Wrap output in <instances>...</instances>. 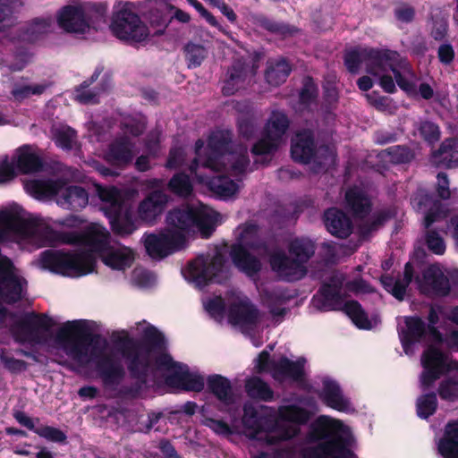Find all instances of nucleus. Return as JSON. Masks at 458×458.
Wrapping results in <instances>:
<instances>
[{
	"label": "nucleus",
	"instance_id": "nucleus-27",
	"mask_svg": "<svg viewBox=\"0 0 458 458\" xmlns=\"http://www.w3.org/2000/svg\"><path fill=\"white\" fill-rule=\"evenodd\" d=\"M133 157L132 143L129 137L123 136L114 140L108 148L106 159L113 165L125 166Z\"/></svg>",
	"mask_w": 458,
	"mask_h": 458
},
{
	"label": "nucleus",
	"instance_id": "nucleus-6",
	"mask_svg": "<svg viewBox=\"0 0 458 458\" xmlns=\"http://www.w3.org/2000/svg\"><path fill=\"white\" fill-rule=\"evenodd\" d=\"M167 26V18L157 14L151 20V29L148 28L133 12L130 3H119L115 6L110 29L120 40L136 44L145 42L152 35L162 34Z\"/></svg>",
	"mask_w": 458,
	"mask_h": 458
},
{
	"label": "nucleus",
	"instance_id": "nucleus-15",
	"mask_svg": "<svg viewBox=\"0 0 458 458\" xmlns=\"http://www.w3.org/2000/svg\"><path fill=\"white\" fill-rule=\"evenodd\" d=\"M271 269L285 282H296L304 278L308 273L306 266L301 265L283 250H276L269 256Z\"/></svg>",
	"mask_w": 458,
	"mask_h": 458
},
{
	"label": "nucleus",
	"instance_id": "nucleus-57",
	"mask_svg": "<svg viewBox=\"0 0 458 458\" xmlns=\"http://www.w3.org/2000/svg\"><path fill=\"white\" fill-rule=\"evenodd\" d=\"M318 86L312 77L307 76L303 79V86L299 94L300 103L302 105L311 104L318 97Z\"/></svg>",
	"mask_w": 458,
	"mask_h": 458
},
{
	"label": "nucleus",
	"instance_id": "nucleus-18",
	"mask_svg": "<svg viewBox=\"0 0 458 458\" xmlns=\"http://www.w3.org/2000/svg\"><path fill=\"white\" fill-rule=\"evenodd\" d=\"M305 363L306 359L303 357L292 360L283 355L272 363V377L279 382L290 379L301 383L305 379Z\"/></svg>",
	"mask_w": 458,
	"mask_h": 458
},
{
	"label": "nucleus",
	"instance_id": "nucleus-55",
	"mask_svg": "<svg viewBox=\"0 0 458 458\" xmlns=\"http://www.w3.org/2000/svg\"><path fill=\"white\" fill-rule=\"evenodd\" d=\"M258 22L259 25L267 30L268 31L275 33L276 35L282 37H287L297 32V29L294 27H290L289 25L276 23L268 20L266 17L258 18Z\"/></svg>",
	"mask_w": 458,
	"mask_h": 458
},
{
	"label": "nucleus",
	"instance_id": "nucleus-28",
	"mask_svg": "<svg viewBox=\"0 0 458 458\" xmlns=\"http://www.w3.org/2000/svg\"><path fill=\"white\" fill-rule=\"evenodd\" d=\"M231 261L248 276L261 270L260 260L241 245L231 244Z\"/></svg>",
	"mask_w": 458,
	"mask_h": 458
},
{
	"label": "nucleus",
	"instance_id": "nucleus-4",
	"mask_svg": "<svg viewBox=\"0 0 458 458\" xmlns=\"http://www.w3.org/2000/svg\"><path fill=\"white\" fill-rule=\"evenodd\" d=\"M311 417L310 411L296 404L280 406L277 418L261 413L253 405L245 404L242 423L250 430L251 438L276 445L297 437L301 432L300 426L307 424Z\"/></svg>",
	"mask_w": 458,
	"mask_h": 458
},
{
	"label": "nucleus",
	"instance_id": "nucleus-62",
	"mask_svg": "<svg viewBox=\"0 0 458 458\" xmlns=\"http://www.w3.org/2000/svg\"><path fill=\"white\" fill-rule=\"evenodd\" d=\"M0 361L4 368L13 374L20 373L27 369V362L25 360L16 359L4 352L1 353Z\"/></svg>",
	"mask_w": 458,
	"mask_h": 458
},
{
	"label": "nucleus",
	"instance_id": "nucleus-29",
	"mask_svg": "<svg viewBox=\"0 0 458 458\" xmlns=\"http://www.w3.org/2000/svg\"><path fill=\"white\" fill-rule=\"evenodd\" d=\"M346 207L355 218H365L372 209V202L367 193L358 188L349 189L345 192Z\"/></svg>",
	"mask_w": 458,
	"mask_h": 458
},
{
	"label": "nucleus",
	"instance_id": "nucleus-21",
	"mask_svg": "<svg viewBox=\"0 0 458 458\" xmlns=\"http://www.w3.org/2000/svg\"><path fill=\"white\" fill-rule=\"evenodd\" d=\"M405 328L399 332L400 341L405 353L412 348L415 344L421 343L427 336V324L420 317H405Z\"/></svg>",
	"mask_w": 458,
	"mask_h": 458
},
{
	"label": "nucleus",
	"instance_id": "nucleus-48",
	"mask_svg": "<svg viewBox=\"0 0 458 458\" xmlns=\"http://www.w3.org/2000/svg\"><path fill=\"white\" fill-rule=\"evenodd\" d=\"M394 53L388 49H373L361 47H350L346 49V57H392Z\"/></svg>",
	"mask_w": 458,
	"mask_h": 458
},
{
	"label": "nucleus",
	"instance_id": "nucleus-34",
	"mask_svg": "<svg viewBox=\"0 0 458 458\" xmlns=\"http://www.w3.org/2000/svg\"><path fill=\"white\" fill-rule=\"evenodd\" d=\"M259 320V310L250 302H231V325L254 326Z\"/></svg>",
	"mask_w": 458,
	"mask_h": 458
},
{
	"label": "nucleus",
	"instance_id": "nucleus-49",
	"mask_svg": "<svg viewBox=\"0 0 458 458\" xmlns=\"http://www.w3.org/2000/svg\"><path fill=\"white\" fill-rule=\"evenodd\" d=\"M248 68L242 64V59H237L231 69V95L237 92L244 84L248 76Z\"/></svg>",
	"mask_w": 458,
	"mask_h": 458
},
{
	"label": "nucleus",
	"instance_id": "nucleus-53",
	"mask_svg": "<svg viewBox=\"0 0 458 458\" xmlns=\"http://www.w3.org/2000/svg\"><path fill=\"white\" fill-rule=\"evenodd\" d=\"M249 165L250 158L247 148H245L240 155L234 157L233 141L231 140V177L244 174Z\"/></svg>",
	"mask_w": 458,
	"mask_h": 458
},
{
	"label": "nucleus",
	"instance_id": "nucleus-61",
	"mask_svg": "<svg viewBox=\"0 0 458 458\" xmlns=\"http://www.w3.org/2000/svg\"><path fill=\"white\" fill-rule=\"evenodd\" d=\"M424 220H423V225L424 227L428 230L431 229V225L440 219L445 217L446 212L445 210V207L442 202H437L435 204V207L424 211Z\"/></svg>",
	"mask_w": 458,
	"mask_h": 458
},
{
	"label": "nucleus",
	"instance_id": "nucleus-16",
	"mask_svg": "<svg viewBox=\"0 0 458 458\" xmlns=\"http://www.w3.org/2000/svg\"><path fill=\"white\" fill-rule=\"evenodd\" d=\"M415 281L420 292L425 295L445 297L451 292L449 279L437 265L428 266L422 272V277L416 276Z\"/></svg>",
	"mask_w": 458,
	"mask_h": 458
},
{
	"label": "nucleus",
	"instance_id": "nucleus-60",
	"mask_svg": "<svg viewBox=\"0 0 458 458\" xmlns=\"http://www.w3.org/2000/svg\"><path fill=\"white\" fill-rule=\"evenodd\" d=\"M438 394L445 401H455L458 399V381L446 379L442 381L438 386Z\"/></svg>",
	"mask_w": 458,
	"mask_h": 458
},
{
	"label": "nucleus",
	"instance_id": "nucleus-39",
	"mask_svg": "<svg viewBox=\"0 0 458 458\" xmlns=\"http://www.w3.org/2000/svg\"><path fill=\"white\" fill-rule=\"evenodd\" d=\"M421 364L424 369H434L441 373L448 370L445 354L434 346H429L423 352Z\"/></svg>",
	"mask_w": 458,
	"mask_h": 458
},
{
	"label": "nucleus",
	"instance_id": "nucleus-63",
	"mask_svg": "<svg viewBox=\"0 0 458 458\" xmlns=\"http://www.w3.org/2000/svg\"><path fill=\"white\" fill-rule=\"evenodd\" d=\"M347 291L358 293H376L375 287H373L369 282L362 277L354 278L347 281L344 284Z\"/></svg>",
	"mask_w": 458,
	"mask_h": 458
},
{
	"label": "nucleus",
	"instance_id": "nucleus-37",
	"mask_svg": "<svg viewBox=\"0 0 458 458\" xmlns=\"http://www.w3.org/2000/svg\"><path fill=\"white\" fill-rule=\"evenodd\" d=\"M102 71L103 67H97L89 79L85 80L75 88V100L84 105L98 103V98L99 92L89 89V87L98 79Z\"/></svg>",
	"mask_w": 458,
	"mask_h": 458
},
{
	"label": "nucleus",
	"instance_id": "nucleus-1",
	"mask_svg": "<svg viewBox=\"0 0 458 458\" xmlns=\"http://www.w3.org/2000/svg\"><path fill=\"white\" fill-rule=\"evenodd\" d=\"M115 344L126 361L129 376L134 380L130 386H123L120 394L129 398H137L147 386L150 374L166 371L170 374L165 383L185 391L201 392L205 386L201 376L183 371V365L174 361L166 352V340L163 333L149 325L142 334V340L137 341L126 335L119 337Z\"/></svg>",
	"mask_w": 458,
	"mask_h": 458
},
{
	"label": "nucleus",
	"instance_id": "nucleus-35",
	"mask_svg": "<svg viewBox=\"0 0 458 458\" xmlns=\"http://www.w3.org/2000/svg\"><path fill=\"white\" fill-rule=\"evenodd\" d=\"M292 67L287 59H268L265 78L271 86H279L290 75Z\"/></svg>",
	"mask_w": 458,
	"mask_h": 458
},
{
	"label": "nucleus",
	"instance_id": "nucleus-24",
	"mask_svg": "<svg viewBox=\"0 0 458 458\" xmlns=\"http://www.w3.org/2000/svg\"><path fill=\"white\" fill-rule=\"evenodd\" d=\"M414 278V267L411 262L404 266L403 278L394 279L389 274H384L380 276V283L383 288L391 293L396 300L403 301L406 290Z\"/></svg>",
	"mask_w": 458,
	"mask_h": 458
},
{
	"label": "nucleus",
	"instance_id": "nucleus-26",
	"mask_svg": "<svg viewBox=\"0 0 458 458\" xmlns=\"http://www.w3.org/2000/svg\"><path fill=\"white\" fill-rule=\"evenodd\" d=\"M56 202L63 208L76 212L88 205L89 194L83 187L67 185L65 182V186H64V190L56 199Z\"/></svg>",
	"mask_w": 458,
	"mask_h": 458
},
{
	"label": "nucleus",
	"instance_id": "nucleus-36",
	"mask_svg": "<svg viewBox=\"0 0 458 458\" xmlns=\"http://www.w3.org/2000/svg\"><path fill=\"white\" fill-rule=\"evenodd\" d=\"M133 260V253L129 249L110 250L102 257L105 265L116 270H124L130 267Z\"/></svg>",
	"mask_w": 458,
	"mask_h": 458
},
{
	"label": "nucleus",
	"instance_id": "nucleus-58",
	"mask_svg": "<svg viewBox=\"0 0 458 458\" xmlns=\"http://www.w3.org/2000/svg\"><path fill=\"white\" fill-rule=\"evenodd\" d=\"M35 433L39 437L54 443L64 444L67 440V436L63 430L51 426H43L38 428L35 429Z\"/></svg>",
	"mask_w": 458,
	"mask_h": 458
},
{
	"label": "nucleus",
	"instance_id": "nucleus-3",
	"mask_svg": "<svg viewBox=\"0 0 458 458\" xmlns=\"http://www.w3.org/2000/svg\"><path fill=\"white\" fill-rule=\"evenodd\" d=\"M55 341L65 352L78 362H83L91 346L90 360L94 362L95 371L106 387H114L121 384L126 371L121 360L112 352H105L106 339L99 334H92L86 320L65 322L55 334Z\"/></svg>",
	"mask_w": 458,
	"mask_h": 458
},
{
	"label": "nucleus",
	"instance_id": "nucleus-44",
	"mask_svg": "<svg viewBox=\"0 0 458 458\" xmlns=\"http://www.w3.org/2000/svg\"><path fill=\"white\" fill-rule=\"evenodd\" d=\"M168 188L173 193L181 197H188L193 191L190 176L183 172L173 175L168 182Z\"/></svg>",
	"mask_w": 458,
	"mask_h": 458
},
{
	"label": "nucleus",
	"instance_id": "nucleus-45",
	"mask_svg": "<svg viewBox=\"0 0 458 458\" xmlns=\"http://www.w3.org/2000/svg\"><path fill=\"white\" fill-rule=\"evenodd\" d=\"M417 415L420 419H428L433 415L437 409V394L433 392L420 395L416 403Z\"/></svg>",
	"mask_w": 458,
	"mask_h": 458
},
{
	"label": "nucleus",
	"instance_id": "nucleus-23",
	"mask_svg": "<svg viewBox=\"0 0 458 458\" xmlns=\"http://www.w3.org/2000/svg\"><path fill=\"white\" fill-rule=\"evenodd\" d=\"M167 203V196L161 191L150 192L139 205V217L148 224H154L163 213Z\"/></svg>",
	"mask_w": 458,
	"mask_h": 458
},
{
	"label": "nucleus",
	"instance_id": "nucleus-30",
	"mask_svg": "<svg viewBox=\"0 0 458 458\" xmlns=\"http://www.w3.org/2000/svg\"><path fill=\"white\" fill-rule=\"evenodd\" d=\"M65 186L63 179L33 180L27 184L28 190L38 199L59 197Z\"/></svg>",
	"mask_w": 458,
	"mask_h": 458
},
{
	"label": "nucleus",
	"instance_id": "nucleus-41",
	"mask_svg": "<svg viewBox=\"0 0 458 458\" xmlns=\"http://www.w3.org/2000/svg\"><path fill=\"white\" fill-rule=\"evenodd\" d=\"M210 405L209 402H206L199 410L201 424L209 428L216 435L229 438V424L223 420L210 417Z\"/></svg>",
	"mask_w": 458,
	"mask_h": 458
},
{
	"label": "nucleus",
	"instance_id": "nucleus-13",
	"mask_svg": "<svg viewBox=\"0 0 458 458\" xmlns=\"http://www.w3.org/2000/svg\"><path fill=\"white\" fill-rule=\"evenodd\" d=\"M291 157L298 163L308 165L314 162L325 164L332 157L327 145L317 147L314 131L310 129L298 131L292 139Z\"/></svg>",
	"mask_w": 458,
	"mask_h": 458
},
{
	"label": "nucleus",
	"instance_id": "nucleus-40",
	"mask_svg": "<svg viewBox=\"0 0 458 458\" xmlns=\"http://www.w3.org/2000/svg\"><path fill=\"white\" fill-rule=\"evenodd\" d=\"M290 125L287 115L279 111L273 112L264 131L275 138L276 140L281 142L283 136L286 133Z\"/></svg>",
	"mask_w": 458,
	"mask_h": 458
},
{
	"label": "nucleus",
	"instance_id": "nucleus-52",
	"mask_svg": "<svg viewBox=\"0 0 458 458\" xmlns=\"http://www.w3.org/2000/svg\"><path fill=\"white\" fill-rule=\"evenodd\" d=\"M425 242L428 250L436 255H443L445 251V240L435 229L426 231Z\"/></svg>",
	"mask_w": 458,
	"mask_h": 458
},
{
	"label": "nucleus",
	"instance_id": "nucleus-46",
	"mask_svg": "<svg viewBox=\"0 0 458 458\" xmlns=\"http://www.w3.org/2000/svg\"><path fill=\"white\" fill-rule=\"evenodd\" d=\"M391 217V212L386 209L375 213L370 220L360 225V233L363 237L370 235L373 232L377 231L381 226H383Z\"/></svg>",
	"mask_w": 458,
	"mask_h": 458
},
{
	"label": "nucleus",
	"instance_id": "nucleus-32",
	"mask_svg": "<svg viewBox=\"0 0 458 458\" xmlns=\"http://www.w3.org/2000/svg\"><path fill=\"white\" fill-rule=\"evenodd\" d=\"M208 391L205 394L208 395V401L209 399L216 398L219 401L227 410L229 406V379L217 374L211 375L207 380Z\"/></svg>",
	"mask_w": 458,
	"mask_h": 458
},
{
	"label": "nucleus",
	"instance_id": "nucleus-64",
	"mask_svg": "<svg viewBox=\"0 0 458 458\" xmlns=\"http://www.w3.org/2000/svg\"><path fill=\"white\" fill-rule=\"evenodd\" d=\"M287 298L282 293L271 292L267 294L269 312L275 317H283L286 313L284 308H279L277 304H283Z\"/></svg>",
	"mask_w": 458,
	"mask_h": 458
},
{
	"label": "nucleus",
	"instance_id": "nucleus-22",
	"mask_svg": "<svg viewBox=\"0 0 458 458\" xmlns=\"http://www.w3.org/2000/svg\"><path fill=\"white\" fill-rule=\"evenodd\" d=\"M13 163L21 174H30L43 170L44 161L31 145H22L16 149Z\"/></svg>",
	"mask_w": 458,
	"mask_h": 458
},
{
	"label": "nucleus",
	"instance_id": "nucleus-50",
	"mask_svg": "<svg viewBox=\"0 0 458 458\" xmlns=\"http://www.w3.org/2000/svg\"><path fill=\"white\" fill-rule=\"evenodd\" d=\"M238 131L245 140L251 139L256 131L254 116L249 111L242 112L237 118Z\"/></svg>",
	"mask_w": 458,
	"mask_h": 458
},
{
	"label": "nucleus",
	"instance_id": "nucleus-9",
	"mask_svg": "<svg viewBox=\"0 0 458 458\" xmlns=\"http://www.w3.org/2000/svg\"><path fill=\"white\" fill-rule=\"evenodd\" d=\"M229 259L227 243L216 247L213 254H200L191 260L187 267V278L195 285L203 289L210 284H224L229 276L226 263Z\"/></svg>",
	"mask_w": 458,
	"mask_h": 458
},
{
	"label": "nucleus",
	"instance_id": "nucleus-25",
	"mask_svg": "<svg viewBox=\"0 0 458 458\" xmlns=\"http://www.w3.org/2000/svg\"><path fill=\"white\" fill-rule=\"evenodd\" d=\"M319 397L327 406L338 411H347L350 408V401L344 397L340 385L335 380L323 379Z\"/></svg>",
	"mask_w": 458,
	"mask_h": 458
},
{
	"label": "nucleus",
	"instance_id": "nucleus-43",
	"mask_svg": "<svg viewBox=\"0 0 458 458\" xmlns=\"http://www.w3.org/2000/svg\"><path fill=\"white\" fill-rule=\"evenodd\" d=\"M437 202H441L432 192L426 189H418L411 198V204L418 212H424L433 207Z\"/></svg>",
	"mask_w": 458,
	"mask_h": 458
},
{
	"label": "nucleus",
	"instance_id": "nucleus-20",
	"mask_svg": "<svg viewBox=\"0 0 458 458\" xmlns=\"http://www.w3.org/2000/svg\"><path fill=\"white\" fill-rule=\"evenodd\" d=\"M323 221L328 233L336 238L346 239L352 233L353 225L351 218L337 208H329L325 210Z\"/></svg>",
	"mask_w": 458,
	"mask_h": 458
},
{
	"label": "nucleus",
	"instance_id": "nucleus-42",
	"mask_svg": "<svg viewBox=\"0 0 458 458\" xmlns=\"http://www.w3.org/2000/svg\"><path fill=\"white\" fill-rule=\"evenodd\" d=\"M382 155L387 157L394 165H405L415 158L414 150L408 145H394L382 150Z\"/></svg>",
	"mask_w": 458,
	"mask_h": 458
},
{
	"label": "nucleus",
	"instance_id": "nucleus-47",
	"mask_svg": "<svg viewBox=\"0 0 458 458\" xmlns=\"http://www.w3.org/2000/svg\"><path fill=\"white\" fill-rule=\"evenodd\" d=\"M279 145V141L264 131L262 138L252 146L251 153L255 156L273 154L277 150Z\"/></svg>",
	"mask_w": 458,
	"mask_h": 458
},
{
	"label": "nucleus",
	"instance_id": "nucleus-8",
	"mask_svg": "<svg viewBox=\"0 0 458 458\" xmlns=\"http://www.w3.org/2000/svg\"><path fill=\"white\" fill-rule=\"evenodd\" d=\"M342 281L335 277H332L330 282L323 283L312 297L313 306L319 311L342 310L358 328L370 329L371 322L358 301H347L340 307L344 297L342 294Z\"/></svg>",
	"mask_w": 458,
	"mask_h": 458
},
{
	"label": "nucleus",
	"instance_id": "nucleus-14",
	"mask_svg": "<svg viewBox=\"0 0 458 458\" xmlns=\"http://www.w3.org/2000/svg\"><path fill=\"white\" fill-rule=\"evenodd\" d=\"M55 326L54 319L47 314L26 313L15 325L24 341L42 344L44 338L40 331L48 332Z\"/></svg>",
	"mask_w": 458,
	"mask_h": 458
},
{
	"label": "nucleus",
	"instance_id": "nucleus-10",
	"mask_svg": "<svg viewBox=\"0 0 458 458\" xmlns=\"http://www.w3.org/2000/svg\"><path fill=\"white\" fill-rule=\"evenodd\" d=\"M44 270L64 276L80 277L94 271L96 257L89 251L64 252L57 250H46L38 259Z\"/></svg>",
	"mask_w": 458,
	"mask_h": 458
},
{
	"label": "nucleus",
	"instance_id": "nucleus-33",
	"mask_svg": "<svg viewBox=\"0 0 458 458\" xmlns=\"http://www.w3.org/2000/svg\"><path fill=\"white\" fill-rule=\"evenodd\" d=\"M316 243L309 237H295L288 244V252L301 265L306 266L316 252Z\"/></svg>",
	"mask_w": 458,
	"mask_h": 458
},
{
	"label": "nucleus",
	"instance_id": "nucleus-59",
	"mask_svg": "<svg viewBox=\"0 0 458 458\" xmlns=\"http://www.w3.org/2000/svg\"><path fill=\"white\" fill-rule=\"evenodd\" d=\"M401 70L409 72L410 67L406 63L401 62L397 64L396 61H394V69L393 70L394 81L401 89L406 92L411 91L413 89V83L403 74Z\"/></svg>",
	"mask_w": 458,
	"mask_h": 458
},
{
	"label": "nucleus",
	"instance_id": "nucleus-5",
	"mask_svg": "<svg viewBox=\"0 0 458 458\" xmlns=\"http://www.w3.org/2000/svg\"><path fill=\"white\" fill-rule=\"evenodd\" d=\"M341 422L327 415L313 420L307 434V441L315 445L301 451V458H352L357 456L340 432Z\"/></svg>",
	"mask_w": 458,
	"mask_h": 458
},
{
	"label": "nucleus",
	"instance_id": "nucleus-7",
	"mask_svg": "<svg viewBox=\"0 0 458 458\" xmlns=\"http://www.w3.org/2000/svg\"><path fill=\"white\" fill-rule=\"evenodd\" d=\"M229 151V129L216 130L210 133L207 147L202 139H198L194 145L195 157L189 165V170L199 182L209 184V176L198 173L199 167L212 172H220L225 168L222 162L224 155Z\"/></svg>",
	"mask_w": 458,
	"mask_h": 458
},
{
	"label": "nucleus",
	"instance_id": "nucleus-31",
	"mask_svg": "<svg viewBox=\"0 0 458 458\" xmlns=\"http://www.w3.org/2000/svg\"><path fill=\"white\" fill-rule=\"evenodd\" d=\"M444 458H458V421L448 422L437 445Z\"/></svg>",
	"mask_w": 458,
	"mask_h": 458
},
{
	"label": "nucleus",
	"instance_id": "nucleus-2",
	"mask_svg": "<svg viewBox=\"0 0 458 458\" xmlns=\"http://www.w3.org/2000/svg\"><path fill=\"white\" fill-rule=\"evenodd\" d=\"M220 214L200 201L182 204L167 213L170 227L165 233L146 235L144 246L153 259H164L182 250L186 234L198 232L202 239L210 238L216 231Z\"/></svg>",
	"mask_w": 458,
	"mask_h": 458
},
{
	"label": "nucleus",
	"instance_id": "nucleus-54",
	"mask_svg": "<svg viewBox=\"0 0 458 458\" xmlns=\"http://www.w3.org/2000/svg\"><path fill=\"white\" fill-rule=\"evenodd\" d=\"M205 310L216 321L221 323L225 318L226 307L225 300L221 296L209 299L205 304Z\"/></svg>",
	"mask_w": 458,
	"mask_h": 458
},
{
	"label": "nucleus",
	"instance_id": "nucleus-51",
	"mask_svg": "<svg viewBox=\"0 0 458 458\" xmlns=\"http://www.w3.org/2000/svg\"><path fill=\"white\" fill-rule=\"evenodd\" d=\"M76 137V131L69 126L56 130L54 134L55 145L64 150L72 149Z\"/></svg>",
	"mask_w": 458,
	"mask_h": 458
},
{
	"label": "nucleus",
	"instance_id": "nucleus-11",
	"mask_svg": "<svg viewBox=\"0 0 458 458\" xmlns=\"http://www.w3.org/2000/svg\"><path fill=\"white\" fill-rule=\"evenodd\" d=\"M96 190L103 202L101 209L108 218L114 233L119 236L131 234L136 230V226L131 206L123 192L115 186L97 185Z\"/></svg>",
	"mask_w": 458,
	"mask_h": 458
},
{
	"label": "nucleus",
	"instance_id": "nucleus-19",
	"mask_svg": "<svg viewBox=\"0 0 458 458\" xmlns=\"http://www.w3.org/2000/svg\"><path fill=\"white\" fill-rule=\"evenodd\" d=\"M366 64V72L378 81L379 86L386 93H394L396 91L393 70L394 69V61L398 59H368ZM405 61L406 59H399Z\"/></svg>",
	"mask_w": 458,
	"mask_h": 458
},
{
	"label": "nucleus",
	"instance_id": "nucleus-12",
	"mask_svg": "<svg viewBox=\"0 0 458 458\" xmlns=\"http://www.w3.org/2000/svg\"><path fill=\"white\" fill-rule=\"evenodd\" d=\"M49 234L52 240L58 243L89 247V250L82 251H89L94 257V252L100 253L107 250L110 243L109 232L98 225H92L83 232L50 230Z\"/></svg>",
	"mask_w": 458,
	"mask_h": 458
},
{
	"label": "nucleus",
	"instance_id": "nucleus-38",
	"mask_svg": "<svg viewBox=\"0 0 458 458\" xmlns=\"http://www.w3.org/2000/svg\"><path fill=\"white\" fill-rule=\"evenodd\" d=\"M245 392L251 399L263 402H271L274 399V391L272 388L259 377H252L246 380Z\"/></svg>",
	"mask_w": 458,
	"mask_h": 458
},
{
	"label": "nucleus",
	"instance_id": "nucleus-56",
	"mask_svg": "<svg viewBox=\"0 0 458 458\" xmlns=\"http://www.w3.org/2000/svg\"><path fill=\"white\" fill-rule=\"evenodd\" d=\"M418 131L420 137L429 144H434L440 139L439 126L431 121L420 122Z\"/></svg>",
	"mask_w": 458,
	"mask_h": 458
},
{
	"label": "nucleus",
	"instance_id": "nucleus-17",
	"mask_svg": "<svg viewBox=\"0 0 458 458\" xmlns=\"http://www.w3.org/2000/svg\"><path fill=\"white\" fill-rule=\"evenodd\" d=\"M59 26L67 32L84 34L89 30L86 5L69 4L60 10L57 15Z\"/></svg>",
	"mask_w": 458,
	"mask_h": 458
}]
</instances>
